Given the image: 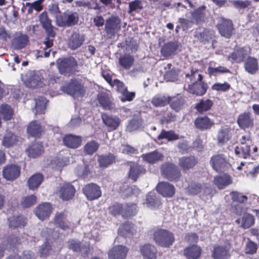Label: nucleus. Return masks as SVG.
Instances as JSON below:
<instances>
[{
  "label": "nucleus",
  "mask_w": 259,
  "mask_h": 259,
  "mask_svg": "<svg viewBox=\"0 0 259 259\" xmlns=\"http://www.w3.org/2000/svg\"><path fill=\"white\" fill-rule=\"evenodd\" d=\"M61 90L74 98L84 96L85 90L82 81L80 79H71L70 81L60 87Z\"/></svg>",
  "instance_id": "nucleus-1"
},
{
  "label": "nucleus",
  "mask_w": 259,
  "mask_h": 259,
  "mask_svg": "<svg viewBox=\"0 0 259 259\" xmlns=\"http://www.w3.org/2000/svg\"><path fill=\"white\" fill-rule=\"evenodd\" d=\"M153 239L157 244L163 247H169L175 241L173 233L162 229H157L154 231Z\"/></svg>",
  "instance_id": "nucleus-2"
},
{
  "label": "nucleus",
  "mask_w": 259,
  "mask_h": 259,
  "mask_svg": "<svg viewBox=\"0 0 259 259\" xmlns=\"http://www.w3.org/2000/svg\"><path fill=\"white\" fill-rule=\"evenodd\" d=\"M59 72L66 76H70L76 71L77 62L73 57L59 58L57 61Z\"/></svg>",
  "instance_id": "nucleus-3"
},
{
  "label": "nucleus",
  "mask_w": 259,
  "mask_h": 259,
  "mask_svg": "<svg viewBox=\"0 0 259 259\" xmlns=\"http://www.w3.org/2000/svg\"><path fill=\"white\" fill-rule=\"evenodd\" d=\"M79 21L78 13L67 10L61 13L56 20V24L59 27H71L77 24Z\"/></svg>",
  "instance_id": "nucleus-4"
},
{
  "label": "nucleus",
  "mask_w": 259,
  "mask_h": 259,
  "mask_svg": "<svg viewBox=\"0 0 259 259\" xmlns=\"http://www.w3.org/2000/svg\"><path fill=\"white\" fill-rule=\"evenodd\" d=\"M42 233L43 235L46 233L47 234V235L46 236V241L40 247L39 253L40 257H46L51 249L50 241H52V240H55L59 237V234L61 233L59 230L51 228H46Z\"/></svg>",
  "instance_id": "nucleus-5"
},
{
  "label": "nucleus",
  "mask_w": 259,
  "mask_h": 259,
  "mask_svg": "<svg viewBox=\"0 0 259 259\" xmlns=\"http://www.w3.org/2000/svg\"><path fill=\"white\" fill-rule=\"evenodd\" d=\"M161 171L163 177L170 181L177 182L181 177L180 170L172 163L166 162L163 164Z\"/></svg>",
  "instance_id": "nucleus-6"
},
{
  "label": "nucleus",
  "mask_w": 259,
  "mask_h": 259,
  "mask_svg": "<svg viewBox=\"0 0 259 259\" xmlns=\"http://www.w3.org/2000/svg\"><path fill=\"white\" fill-rule=\"evenodd\" d=\"M210 164L212 168L219 172H223L231 167L227 157L222 153L213 155L210 158Z\"/></svg>",
  "instance_id": "nucleus-7"
},
{
  "label": "nucleus",
  "mask_w": 259,
  "mask_h": 259,
  "mask_svg": "<svg viewBox=\"0 0 259 259\" xmlns=\"http://www.w3.org/2000/svg\"><path fill=\"white\" fill-rule=\"evenodd\" d=\"M97 99L100 106L103 109L113 112L117 111V108L113 102L114 99L108 93L105 92L99 93Z\"/></svg>",
  "instance_id": "nucleus-8"
},
{
  "label": "nucleus",
  "mask_w": 259,
  "mask_h": 259,
  "mask_svg": "<svg viewBox=\"0 0 259 259\" xmlns=\"http://www.w3.org/2000/svg\"><path fill=\"white\" fill-rule=\"evenodd\" d=\"M217 27L222 36L226 38L231 37L234 30L233 24L231 20L220 18Z\"/></svg>",
  "instance_id": "nucleus-9"
},
{
  "label": "nucleus",
  "mask_w": 259,
  "mask_h": 259,
  "mask_svg": "<svg viewBox=\"0 0 259 259\" xmlns=\"http://www.w3.org/2000/svg\"><path fill=\"white\" fill-rule=\"evenodd\" d=\"M120 27V19L118 17L111 16L106 21L105 31L107 34L114 36Z\"/></svg>",
  "instance_id": "nucleus-10"
},
{
  "label": "nucleus",
  "mask_w": 259,
  "mask_h": 259,
  "mask_svg": "<svg viewBox=\"0 0 259 259\" xmlns=\"http://www.w3.org/2000/svg\"><path fill=\"white\" fill-rule=\"evenodd\" d=\"M85 41V36L78 31H74L69 37L67 45L69 49L74 51L80 48Z\"/></svg>",
  "instance_id": "nucleus-11"
},
{
  "label": "nucleus",
  "mask_w": 259,
  "mask_h": 259,
  "mask_svg": "<svg viewBox=\"0 0 259 259\" xmlns=\"http://www.w3.org/2000/svg\"><path fill=\"white\" fill-rule=\"evenodd\" d=\"M116 90L120 94L119 98L122 102H131L136 97L135 92H129L124 83L121 81L116 84Z\"/></svg>",
  "instance_id": "nucleus-12"
},
{
  "label": "nucleus",
  "mask_w": 259,
  "mask_h": 259,
  "mask_svg": "<svg viewBox=\"0 0 259 259\" xmlns=\"http://www.w3.org/2000/svg\"><path fill=\"white\" fill-rule=\"evenodd\" d=\"M82 191L89 200H93L99 198L101 196L100 187L96 184L91 183L85 185Z\"/></svg>",
  "instance_id": "nucleus-13"
},
{
  "label": "nucleus",
  "mask_w": 259,
  "mask_h": 259,
  "mask_svg": "<svg viewBox=\"0 0 259 259\" xmlns=\"http://www.w3.org/2000/svg\"><path fill=\"white\" fill-rule=\"evenodd\" d=\"M20 167L16 164H8L3 170V176L8 181H13L20 175Z\"/></svg>",
  "instance_id": "nucleus-14"
},
{
  "label": "nucleus",
  "mask_w": 259,
  "mask_h": 259,
  "mask_svg": "<svg viewBox=\"0 0 259 259\" xmlns=\"http://www.w3.org/2000/svg\"><path fill=\"white\" fill-rule=\"evenodd\" d=\"M237 123L241 129L251 128L254 125V118L250 112H244L238 115Z\"/></svg>",
  "instance_id": "nucleus-15"
},
{
  "label": "nucleus",
  "mask_w": 259,
  "mask_h": 259,
  "mask_svg": "<svg viewBox=\"0 0 259 259\" xmlns=\"http://www.w3.org/2000/svg\"><path fill=\"white\" fill-rule=\"evenodd\" d=\"M128 165L130 166L128 173V178L134 182L146 172V170L144 167L136 162H130Z\"/></svg>",
  "instance_id": "nucleus-16"
},
{
  "label": "nucleus",
  "mask_w": 259,
  "mask_h": 259,
  "mask_svg": "<svg viewBox=\"0 0 259 259\" xmlns=\"http://www.w3.org/2000/svg\"><path fill=\"white\" fill-rule=\"evenodd\" d=\"M207 89V84L201 80L199 81L189 84L188 91L190 94L197 96H202L205 94Z\"/></svg>",
  "instance_id": "nucleus-17"
},
{
  "label": "nucleus",
  "mask_w": 259,
  "mask_h": 259,
  "mask_svg": "<svg viewBox=\"0 0 259 259\" xmlns=\"http://www.w3.org/2000/svg\"><path fill=\"white\" fill-rule=\"evenodd\" d=\"M157 191L165 197H171L175 193V188L173 185L166 182L158 183L156 187Z\"/></svg>",
  "instance_id": "nucleus-18"
},
{
  "label": "nucleus",
  "mask_w": 259,
  "mask_h": 259,
  "mask_svg": "<svg viewBox=\"0 0 259 259\" xmlns=\"http://www.w3.org/2000/svg\"><path fill=\"white\" fill-rule=\"evenodd\" d=\"M180 46L178 41H170L165 44L161 48V54L164 57H169L176 54Z\"/></svg>",
  "instance_id": "nucleus-19"
},
{
  "label": "nucleus",
  "mask_w": 259,
  "mask_h": 259,
  "mask_svg": "<svg viewBox=\"0 0 259 259\" xmlns=\"http://www.w3.org/2000/svg\"><path fill=\"white\" fill-rule=\"evenodd\" d=\"M52 210L51 205L45 202L40 204L34 210L36 216L41 220H44L49 217Z\"/></svg>",
  "instance_id": "nucleus-20"
},
{
  "label": "nucleus",
  "mask_w": 259,
  "mask_h": 259,
  "mask_svg": "<svg viewBox=\"0 0 259 259\" xmlns=\"http://www.w3.org/2000/svg\"><path fill=\"white\" fill-rule=\"evenodd\" d=\"M197 163V159L194 156H183L179 159V165L185 171L193 168Z\"/></svg>",
  "instance_id": "nucleus-21"
},
{
  "label": "nucleus",
  "mask_w": 259,
  "mask_h": 259,
  "mask_svg": "<svg viewBox=\"0 0 259 259\" xmlns=\"http://www.w3.org/2000/svg\"><path fill=\"white\" fill-rule=\"evenodd\" d=\"M128 249L123 245H118L114 247L108 252L109 259H124Z\"/></svg>",
  "instance_id": "nucleus-22"
},
{
  "label": "nucleus",
  "mask_w": 259,
  "mask_h": 259,
  "mask_svg": "<svg viewBox=\"0 0 259 259\" xmlns=\"http://www.w3.org/2000/svg\"><path fill=\"white\" fill-rule=\"evenodd\" d=\"M195 37L200 42L205 44L215 37V32L212 29H205L203 31H196Z\"/></svg>",
  "instance_id": "nucleus-23"
},
{
  "label": "nucleus",
  "mask_w": 259,
  "mask_h": 259,
  "mask_svg": "<svg viewBox=\"0 0 259 259\" xmlns=\"http://www.w3.org/2000/svg\"><path fill=\"white\" fill-rule=\"evenodd\" d=\"M59 192L61 198L63 200H68L74 196L75 189L71 184L66 183L60 187Z\"/></svg>",
  "instance_id": "nucleus-24"
},
{
  "label": "nucleus",
  "mask_w": 259,
  "mask_h": 259,
  "mask_svg": "<svg viewBox=\"0 0 259 259\" xmlns=\"http://www.w3.org/2000/svg\"><path fill=\"white\" fill-rule=\"evenodd\" d=\"M229 247L228 246H214L212 252L213 259H228L229 257Z\"/></svg>",
  "instance_id": "nucleus-25"
},
{
  "label": "nucleus",
  "mask_w": 259,
  "mask_h": 259,
  "mask_svg": "<svg viewBox=\"0 0 259 259\" xmlns=\"http://www.w3.org/2000/svg\"><path fill=\"white\" fill-rule=\"evenodd\" d=\"M116 161V157L111 153L98 156V162L100 167L106 168Z\"/></svg>",
  "instance_id": "nucleus-26"
},
{
  "label": "nucleus",
  "mask_w": 259,
  "mask_h": 259,
  "mask_svg": "<svg viewBox=\"0 0 259 259\" xmlns=\"http://www.w3.org/2000/svg\"><path fill=\"white\" fill-rule=\"evenodd\" d=\"M102 120L110 131L116 130L120 123V119L116 116L104 115L102 116Z\"/></svg>",
  "instance_id": "nucleus-27"
},
{
  "label": "nucleus",
  "mask_w": 259,
  "mask_h": 259,
  "mask_svg": "<svg viewBox=\"0 0 259 259\" xmlns=\"http://www.w3.org/2000/svg\"><path fill=\"white\" fill-rule=\"evenodd\" d=\"M168 104L176 112L183 109L186 105V101L182 96L169 97Z\"/></svg>",
  "instance_id": "nucleus-28"
},
{
  "label": "nucleus",
  "mask_w": 259,
  "mask_h": 259,
  "mask_svg": "<svg viewBox=\"0 0 259 259\" xmlns=\"http://www.w3.org/2000/svg\"><path fill=\"white\" fill-rule=\"evenodd\" d=\"M63 143L65 145L70 148H77L81 143V139L79 136L70 134L63 137Z\"/></svg>",
  "instance_id": "nucleus-29"
},
{
  "label": "nucleus",
  "mask_w": 259,
  "mask_h": 259,
  "mask_svg": "<svg viewBox=\"0 0 259 259\" xmlns=\"http://www.w3.org/2000/svg\"><path fill=\"white\" fill-rule=\"evenodd\" d=\"M19 140V137L11 132H7L2 140V145L5 148L12 147L16 145Z\"/></svg>",
  "instance_id": "nucleus-30"
},
{
  "label": "nucleus",
  "mask_w": 259,
  "mask_h": 259,
  "mask_svg": "<svg viewBox=\"0 0 259 259\" xmlns=\"http://www.w3.org/2000/svg\"><path fill=\"white\" fill-rule=\"evenodd\" d=\"M246 71L250 74H254L258 69V61L254 57H249L244 62Z\"/></svg>",
  "instance_id": "nucleus-31"
},
{
  "label": "nucleus",
  "mask_w": 259,
  "mask_h": 259,
  "mask_svg": "<svg viewBox=\"0 0 259 259\" xmlns=\"http://www.w3.org/2000/svg\"><path fill=\"white\" fill-rule=\"evenodd\" d=\"M20 239L15 235L9 236L7 239V243H4L2 245L0 244V258L3 256L5 249L10 250L17 244L20 243Z\"/></svg>",
  "instance_id": "nucleus-32"
},
{
  "label": "nucleus",
  "mask_w": 259,
  "mask_h": 259,
  "mask_svg": "<svg viewBox=\"0 0 259 259\" xmlns=\"http://www.w3.org/2000/svg\"><path fill=\"white\" fill-rule=\"evenodd\" d=\"M44 151L43 146L41 143L35 142L26 150L29 157L35 158L39 156Z\"/></svg>",
  "instance_id": "nucleus-33"
},
{
  "label": "nucleus",
  "mask_w": 259,
  "mask_h": 259,
  "mask_svg": "<svg viewBox=\"0 0 259 259\" xmlns=\"http://www.w3.org/2000/svg\"><path fill=\"white\" fill-rule=\"evenodd\" d=\"M195 124L197 128L203 131L210 128L213 122L207 116L198 117L195 120Z\"/></svg>",
  "instance_id": "nucleus-34"
},
{
  "label": "nucleus",
  "mask_w": 259,
  "mask_h": 259,
  "mask_svg": "<svg viewBox=\"0 0 259 259\" xmlns=\"http://www.w3.org/2000/svg\"><path fill=\"white\" fill-rule=\"evenodd\" d=\"M143 160L149 163H155L162 160V154L155 150L152 152L144 154L141 155Z\"/></svg>",
  "instance_id": "nucleus-35"
},
{
  "label": "nucleus",
  "mask_w": 259,
  "mask_h": 259,
  "mask_svg": "<svg viewBox=\"0 0 259 259\" xmlns=\"http://www.w3.org/2000/svg\"><path fill=\"white\" fill-rule=\"evenodd\" d=\"M160 200L158 197L156 196L155 192H149L144 202L148 207L151 208H156L160 205Z\"/></svg>",
  "instance_id": "nucleus-36"
},
{
  "label": "nucleus",
  "mask_w": 259,
  "mask_h": 259,
  "mask_svg": "<svg viewBox=\"0 0 259 259\" xmlns=\"http://www.w3.org/2000/svg\"><path fill=\"white\" fill-rule=\"evenodd\" d=\"M205 6H202L191 13V19L193 22L198 24L204 21L205 17Z\"/></svg>",
  "instance_id": "nucleus-37"
},
{
  "label": "nucleus",
  "mask_w": 259,
  "mask_h": 259,
  "mask_svg": "<svg viewBox=\"0 0 259 259\" xmlns=\"http://www.w3.org/2000/svg\"><path fill=\"white\" fill-rule=\"evenodd\" d=\"M8 223L12 229L23 227L26 224L25 219L21 215L10 217L8 219Z\"/></svg>",
  "instance_id": "nucleus-38"
},
{
  "label": "nucleus",
  "mask_w": 259,
  "mask_h": 259,
  "mask_svg": "<svg viewBox=\"0 0 259 259\" xmlns=\"http://www.w3.org/2000/svg\"><path fill=\"white\" fill-rule=\"evenodd\" d=\"M236 222L240 224V227L247 229L250 227L254 223V217L248 213H244L241 219H238Z\"/></svg>",
  "instance_id": "nucleus-39"
},
{
  "label": "nucleus",
  "mask_w": 259,
  "mask_h": 259,
  "mask_svg": "<svg viewBox=\"0 0 259 259\" xmlns=\"http://www.w3.org/2000/svg\"><path fill=\"white\" fill-rule=\"evenodd\" d=\"M230 130L226 127H221L218 131L217 139L219 145L222 146L227 142L231 138Z\"/></svg>",
  "instance_id": "nucleus-40"
},
{
  "label": "nucleus",
  "mask_w": 259,
  "mask_h": 259,
  "mask_svg": "<svg viewBox=\"0 0 259 259\" xmlns=\"http://www.w3.org/2000/svg\"><path fill=\"white\" fill-rule=\"evenodd\" d=\"M137 213V206L135 203H126L123 205L121 215L125 219L134 216Z\"/></svg>",
  "instance_id": "nucleus-41"
},
{
  "label": "nucleus",
  "mask_w": 259,
  "mask_h": 259,
  "mask_svg": "<svg viewBox=\"0 0 259 259\" xmlns=\"http://www.w3.org/2000/svg\"><path fill=\"white\" fill-rule=\"evenodd\" d=\"M141 252L144 257L153 259L156 257L157 250L154 245L145 244L141 248Z\"/></svg>",
  "instance_id": "nucleus-42"
},
{
  "label": "nucleus",
  "mask_w": 259,
  "mask_h": 259,
  "mask_svg": "<svg viewBox=\"0 0 259 259\" xmlns=\"http://www.w3.org/2000/svg\"><path fill=\"white\" fill-rule=\"evenodd\" d=\"M28 134L33 137H39L42 131L41 126L37 121H32L27 127Z\"/></svg>",
  "instance_id": "nucleus-43"
},
{
  "label": "nucleus",
  "mask_w": 259,
  "mask_h": 259,
  "mask_svg": "<svg viewBox=\"0 0 259 259\" xmlns=\"http://www.w3.org/2000/svg\"><path fill=\"white\" fill-rule=\"evenodd\" d=\"M28 41V37L27 35L21 34L14 38L12 45L15 49L19 50L25 48Z\"/></svg>",
  "instance_id": "nucleus-44"
},
{
  "label": "nucleus",
  "mask_w": 259,
  "mask_h": 259,
  "mask_svg": "<svg viewBox=\"0 0 259 259\" xmlns=\"http://www.w3.org/2000/svg\"><path fill=\"white\" fill-rule=\"evenodd\" d=\"M25 83L26 85L29 88L42 87V78L39 75L34 74L26 79L25 81Z\"/></svg>",
  "instance_id": "nucleus-45"
},
{
  "label": "nucleus",
  "mask_w": 259,
  "mask_h": 259,
  "mask_svg": "<svg viewBox=\"0 0 259 259\" xmlns=\"http://www.w3.org/2000/svg\"><path fill=\"white\" fill-rule=\"evenodd\" d=\"M200 254V248L197 245H193L184 250V254L188 259H197Z\"/></svg>",
  "instance_id": "nucleus-46"
},
{
  "label": "nucleus",
  "mask_w": 259,
  "mask_h": 259,
  "mask_svg": "<svg viewBox=\"0 0 259 259\" xmlns=\"http://www.w3.org/2000/svg\"><path fill=\"white\" fill-rule=\"evenodd\" d=\"M231 182L230 177L227 175L215 177L214 179L215 185L220 189H224Z\"/></svg>",
  "instance_id": "nucleus-47"
},
{
  "label": "nucleus",
  "mask_w": 259,
  "mask_h": 259,
  "mask_svg": "<svg viewBox=\"0 0 259 259\" xmlns=\"http://www.w3.org/2000/svg\"><path fill=\"white\" fill-rule=\"evenodd\" d=\"M43 180V176L40 174L33 175L29 179L27 182L30 189L34 190L37 188L41 184Z\"/></svg>",
  "instance_id": "nucleus-48"
},
{
  "label": "nucleus",
  "mask_w": 259,
  "mask_h": 259,
  "mask_svg": "<svg viewBox=\"0 0 259 259\" xmlns=\"http://www.w3.org/2000/svg\"><path fill=\"white\" fill-rule=\"evenodd\" d=\"M135 231L134 225L130 222H126L120 226L118 229V234L126 237L128 233L133 234Z\"/></svg>",
  "instance_id": "nucleus-49"
},
{
  "label": "nucleus",
  "mask_w": 259,
  "mask_h": 259,
  "mask_svg": "<svg viewBox=\"0 0 259 259\" xmlns=\"http://www.w3.org/2000/svg\"><path fill=\"white\" fill-rule=\"evenodd\" d=\"M246 55V51L243 48H240L231 54L229 56V58L237 63H240L244 60Z\"/></svg>",
  "instance_id": "nucleus-50"
},
{
  "label": "nucleus",
  "mask_w": 259,
  "mask_h": 259,
  "mask_svg": "<svg viewBox=\"0 0 259 259\" xmlns=\"http://www.w3.org/2000/svg\"><path fill=\"white\" fill-rule=\"evenodd\" d=\"M167 66L169 69L167 71L164 75V79L166 81L174 82L178 79V71L174 68L171 69L172 66L171 64H168Z\"/></svg>",
  "instance_id": "nucleus-51"
},
{
  "label": "nucleus",
  "mask_w": 259,
  "mask_h": 259,
  "mask_svg": "<svg viewBox=\"0 0 259 259\" xmlns=\"http://www.w3.org/2000/svg\"><path fill=\"white\" fill-rule=\"evenodd\" d=\"M213 105V102L209 99L201 100L197 103L195 108L199 113H203L210 109Z\"/></svg>",
  "instance_id": "nucleus-52"
},
{
  "label": "nucleus",
  "mask_w": 259,
  "mask_h": 259,
  "mask_svg": "<svg viewBox=\"0 0 259 259\" xmlns=\"http://www.w3.org/2000/svg\"><path fill=\"white\" fill-rule=\"evenodd\" d=\"M35 113H44L46 108V105L48 102L47 100L44 97L41 96L38 97L37 99H35Z\"/></svg>",
  "instance_id": "nucleus-53"
},
{
  "label": "nucleus",
  "mask_w": 259,
  "mask_h": 259,
  "mask_svg": "<svg viewBox=\"0 0 259 259\" xmlns=\"http://www.w3.org/2000/svg\"><path fill=\"white\" fill-rule=\"evenodd\" d=\"M134 62V57L130 55H124L119 58L120 65L125 69H129L133 66Z\"/></svg>",
  "instance_id": "nucleus-54"
},
{
  "label": "nucleus",
  "mask_w": 259,
  "mask_h": 259,
  "mask_svg": "<svg viewBox=\"0 0 259 259\" xmlns=\"http://www.w3.org/2000/svg\"><path fill=\"white\" fill-rule=\"evenodd\" d=\"M13 116V110L11 106L7 104H3L0 106V118L5 120L11 119Z\"/></svg>",
  "instance_id": "nucleus-55"
},
{
  "label": "nucleus",
  "mask_w": 259,
  "mask_h": 259,
  "mask_svg": "<svg viewBox=\"0 0 259 259\" xmlns=\"http://www.w3.org/2000/svg\"><path fill=\"white\" fill-rule=\"evenodd\" d=\"M54 221L60 229L63 230H66L68 229V225L66 221V217L64 213H57Z\"/></svg>",
  "instance_id": "nucleus-56"
},
{
  "label": "nucleus",
  "mask_w": 259,
  "mask_h": 259,
  "mask_svg": "<svg viewBox=\"0 0 259 259\" xmlns=\"http://www.w3.org/2000/svg\"><path fill=\"white\" fill-rule=\"evenodd\" d=\"M236 9L238 10L249 9L251 6L252 2L249 0L229 1Z\"/></svg>",
  "instance_id": "nucleus-57"
},
{
  "label": "nucleus",
  "mask_w": 259,
  "mask_h": 259,
  "mask_svg": "<svg viewBox=\"0 0 259 259\" xmlns=\"http://www.w3.org/2000/svg\"><path fill=\"white\" fill-rule=\"evenodd\" d=\"M163 139H167L168 141H174L179 139V136L172 131H166L162 130L161 133L157 136V139L160 140Z\"/></svg>",
  "instance_id": "nucleus-58"
},
{
  "label": "nucleus",
  "mask_w": 259,
  "mask_h": 259,
  "mask_svg": "<svg viewBox=\"0 0 259 259\" xmlns=\"http://www.w3.org/2000/svg\"><path fill=\"white\" fill-rule=\"evenodd\" d=\"M169 97L157 96L152 98L151 103L155 107H163L168 104Z\"/></svg>",
  "instance_id": "nucleus-59"
},
{
  "label": "nucleus",
  "mask_w": 259,
  "mask_h": 259,
  "mask_svg": "<svg viewBox=\"0 0 259 259\" xmlns=\"http://www.w3.org/2000/svg\"><path fill=\"white\" fill-rule=\"evenodd\" d=\"M99 147V144L95 141L88 142L84 147V151L86 154L92 155L96 152Z\"/></svg>",
  "instance_id": "nucleus-60"
},
{
  "label": "nucleus",
  "mask_w": 259,
  "mask_h": 259,
  "mask_svg": "<svg viewBox=\"0 0 259 259\" xmlns=\"http://www.w3.org/2000/svg\"><path fill=\"white\" fill-rule=\"evenodd\" d=\"M203 188V187L200 184L192 182L189 185L187 191L191 195H196L201 192Z\"/></svg>",
  "instance_id": "nucleus-61"
},
{
  "label": "nucleus",
  "mask_w": 259,
  "mask_h": 259,
  "mask_svg": "<svg viewBox=\"0 0 259 259\" xmlns=\"http://www.w3.org/2000/svg\"><path fill=\"white\" fill-rule=\"evenodd\" d=\"M75 173L78 177L83 179H88V176L90 174L89 167L85 165H78L75 169Z\"/></svg>",
  "instance_id": "nucleus-62"
},
{
  "label": "nucleus",
  "mask_w": 259,
  "mask_h": 259,
  "mask_svg": "<svg viewBox=\"0 0 259 259\" xmlns=\"http://www.w3.org/2000/svg\"><path fill=\"white\" fill-rule=\"evenodd\" d=\"M231 195L233 200V203L245 204L247 201V197L241 193L233 192L232 193Z\"/></svg>",
  "instance_id": "nucleus-63"
},
{
  "label": "nucleus",
  "mask_w": 259,
  "mask_h": 259,
  "mask_svg": "<svg viewBox=\"0 0 259 259\" xmlns=\"http://www.w3.org/2000/svg\"><path fill=\"white\" fill-rule=\"evenodd\" d=\"M36 202V197L34 195H30L22 199L21 203L24 208H28L34 205Z\"/></svg>",
  "instance_id": "nucleus-64"
}]
</instances>
